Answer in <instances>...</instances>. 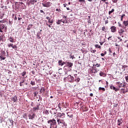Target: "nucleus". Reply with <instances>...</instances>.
Masks as SVG:
<instances>
[{"instance_id": "f257e3e1", "label": "nucleus", "mask_w": 128, "mask_h": 128, "mask_svg": "<svg viewBox=\"0 0 128 128\" xmlns=\"http://www.w3.org/2000/svg\"><path fill=\"white\" fill-rule=\"evenodd\" d=\"M56 120L58 124H62L64 126H67V124H66V122L64 119L60 118H56Z\"/></svg>"}, {"instance_id": "f03ea898", "label": "nucleus", "mask_w": 128, "mask_h": 128, "mask_svg": "<svg viewBox=\"0 0 128 128\" xmlns=\"http://www.w3.org/2000/svg\"><path fill=\"white\" fill-rule=\"evenodd\" d=\"M72 66H74V64L72 62H66V66L64 68H68V70L70 72L72 70Z\"/></svg>"}, {"instance_id": "7ed1b4c3", "label": "nucleus", "mask_w": 128, "mask_h": 128, "mask_svg": "<svg viewBox=\"0 0 128 128\" xmlns=\"http://www.w3.org/2000/svg\"><path fill=\"white\" fill-rule=\"evenodd\" d=\"M56 118H66V114L62 112H58L56 116Z\"/></svg>"}, {"instance_id": "20e7f679", "label": "nucleus", "mask_w": 128, "mask_h": 128, "mask_svg": "<svg viewBox=\"0 0 128 128\" xmlns=\"http://www.w3.org/2000/svg\"><path fill=\"white\" fill-rule=\"evenodd\" d=\"M5 55H6V52L2 51L0 53V60H4L6 58L4 56H5Z\"/></svg>"}, {"instance_id": "39448f33", "label": "nucleus", "mask_w": 128, "mask_h": 128, "mask_svg": "<svg viewBox=\"0 0 128 128\" xmlns=\"http://www.w3.org/2000/svg\"><path fill=\"white\" fill-rule=\"evenodd\" d=\"M38 0H29L28 2V6H34V4H36Z\"/></svg>"}, {"instance_id": "423d86ee", "label": "nucleus", "mask_w": 128, "mask_h": 128, "mask_svg": "<svg viewBox=\"0 0 128 128\" xmlns=\"http://www.w3.org/2000/svg\"><path fill=\"white\" fill-rule=\"evenodd\" d=\"M42 4L44 8H50V6H52V4L50 2H46V3H42Z\"/></svg>"}, {"instance_id": "0eeeda50", "label": "nucleus", "mask_w": 128, "mask_h": 128, "mask_svg": "<svg viewBox=\"0 0 128 128\" xmlns=\"http://www.w3.org/2000/svg\"><path fill=\"white\" fill-rule=\"evenodd\" d=\"M28 117L29 118V120H33L36 118V114L32 113L28 114Z\"/></svg>"}, {"instance_id": "6e6552de", "label": "nucleus", "mask_w": 128, "mask_h": 128, "mask_svg": "<svg viewBox=\"0 0 128 128\" xmlns=\"http://www.w3.org/2000/svg\"><path fill=\"white\" fill-rule=\"evenodd\" d=\"M4 28H6V24H0V32H4Z\"/></svg>"}, {"instance_id": "1a4fd4ad", "label": "nucleus", "mask_w": 128, "mask_h": 128, "mask_svg": "<svg viewBox=\"0 0 128 128\" xmlns=\"http://www.w3.org/2000/svg\"><path fill=\"white\" fill-rule=\"evenodd\" d=\"M110 30H111V32H116V27L115 26H112L110 28Z\"/></svg>"}, {"instance_id": "9d476101", "label": "nucleus", "mask_w": 128, "mask_h": 128, "mask_svg": "<svg viewBox=\"0 0 128 128\" xmlns=\"http://www.w3.org/2000/svg\"><path fill=\"white\" fill-rule=\"evenodd\" d=\"M116 84L118 85V88H124V84L120 83V82H116Z\"/></svg>"}, {"instance_id": "9b49d317", "label": "nucleus", "mask_w": 128, "mask_h": 128, "mask_svg": "<svg viewBox=\"0 0 128 128\" xmlns=\"http://www.w3.org/2000/svg\"><path fill=\"white\" fill-rule=\"evenodd\" d=\"M74 78L72 76L69 75L68 76V82H74Z\"/></svg>"}, {"instance_id": "f8f14e48", "label": "nucleus", "mask_w": 128, "mask_h": 128, "mask_svg": "<svg viewBox=\"0 0 128 128\" xmlns=\"http://www.w3.org/2000/svg\"><path fill=\"white\" fill-rule=\"evenodd\" d=\"M118 32L119 34V36H122V34L124 32V30L122 28H120V30L118 31Z\"/></svg>"}, {"instance_id": "ddd939ff", "label": "nucleus", "mask_w": 128, "mask_h": 128, "mask_svg": "<svg viewBox=\"0 0 128 128\" xmlns=\"http://www.w3.org/2000/svg\"><path fill=\"white\" fill-rule=\"evenodd\" d=\"M98 72V69L94 67L92 68V72H94V74H96Z\"/></svg>"}, {"instance_id": "4468645a", "label": "nucleus", "mask_w": 128, "mask_h": 128, "mask_svg": "<svg viewBox=\"0 0 128 128\" xmlns=\"http://www.w3.org/2000/svg\"><path fill=\"white\" fill-rule=\"evenodd\" d=\"M12 100L14 102H18V97L16 96L12 97Z\"/></svg>"}, {"instance_id": "2eb2a0df", "label": "nucleus", "mask_w": 128, "mask_h": 128, "mask_svg": "<svg viewBox=\"0 0 128 128\" xmlns=\"http://www.w3.org/2000/svg\"><path fill=\"white\" fill-rule=\"evenodd\" d=\"M102 30L104 32H108V28H106V26H104L102 28Z\"/></svg>"}, {"instance_id": "dca6fc26", "label": "nucleus", "mask_w": 128, "mask_h": 128, "mask_svg": "<svg viewBox=\"0 0 128 128\" xmlns=\"http://www.w3.org/2000/svg\"><path fill=\"white\" fill-rule=\"evenodd\" d=\"M100 76H103V78H105V76H106V74L103 72H100Z\"/></svg>"}, {"instance_id": "f3484780", "label": "nucleus", "mask_w": 128, "mask_h": 128, "mask_svg": "<svg viewBox=\"0 0 128 128\" xmlns=\"http://www.w3.org/2000/svg\"><path fill=\"white\" fill-rule=\"evenodd\" d=\"M40 110V106L38 105L36 106V107L33 108V110L34 112H36V110Z\"/></svg>"}, {"instance_id": "a211bd4d", "label": "nucleus", "mask_w": 128, "mask_h": 128, "mask_svg": "<svg viewBox=\"0 0 128 128\" xmlns=\"http://www.w3.org/2000/svg\"><path fill=\"white\" fill-rule=\"evenodd\" d=\"M122 124V119H120V120L118 119V126H120V124Z\"/></svg>"}, {"instance_id": "6ab92c4d", "label": "nucleus", "mask_w": 128, "mask_h": 128, "mask_svg": "<svg viewBox=\"0 0 128 128\" xmlns=\"http://www.w3.org/2000/svg\"><path fill=\"white\" fill-rule=\"evenodd\" d=\"M112 90H114V92H118V90H120V88H116L114 86L112 87Z\"/></svg>"}, {"instance_id": "aec40b11", "label": "nucleus", "mask_w": 128, "mask_h": 128, "mask_svg": "<svg viewBox=\"0 0 128 128\" xmlns=\"http://www.w3.org/2000/svg\"><path fill=\"white\" fill-rule=\"evenodd\" d=\"M9 40L10 42H14V39L12 36L9 38Z\"/></svg>"}, {"instance_id": "412c9836", "label": "nucleus", "mask_w": 128, "mask_h": 128, "mask_svg": "<svg viewBox=\"0 0 128 128\" xmlns=\"http://www.w3.org/2000/svg\"><path fill=\"white\" fill-rule=\"evenodd\" d=\"M32 26H33L32 24H29L28 26V28H27L28 30H30V28H32Z\"/></svg>"}, {"instance_id": "4be33fe9", "label": "nucleus", "mask_w": 128, "mask_h": 128, "mask_svg": "<svg viewBox=\"0 0 128 128\" xmlns=\"http://www.w3.org/2000/svg\"><path fill=\"white\" fill-rule=\"evenodd\" d=\"M128 68V66L124 65L122 66V70H123V72H126V68Z\"/></svg>"}, {"instance_id": "5701e85b", "label": "nucleus", "mask_w": 128, "mask_h": 128, "mask_svg": "<svg viewBox=\"0 0 128 128\" xmlns=\"http://www.w3.org/2000/svg\"><path fill=\"white\" fill-rule=\"evenodd\" d=\"M58 66H62V60H60L58 62Z\"/></svg>"}, {"instance_id": "b1692460", "label": "nucleus", "mask_w": 128, "mask_h": 128, "mask_svg": "<svg viewBox=\"0 0 128 128\" xmlns=\"http://www.w3.org/2000/svg\"><path fill=\"white\" fill-rule=\"evenodd\" d=\"M46 91V89H44V88H40V94H42V92H44Z\"/></svg>"}, {"instance_id": "393cba45", "label": "nucleus", "mask_w": 128, "mask_h": 128, "mask_svg": "<svg viewBox=\"0 0 128 128\" xmlns=\"http://www.w3.org/2000/svg\"><path fill=\"white\" fill-rule=\"evenodd\" d=\"M123 24H124V25L125 26H128V21L124 20L123 22Z\"/></svg>"}, {"instance_id": "a878e982", "label": "nucleus", "mask_w": 128, "mask_h": 128, "mask_svg": "<svg viewBox=\"0 0 128 128\" xmlns=\"http://www.w3.org/2000/svg\"><path fill=\"white\" fill-rule=\"evenodd\" d=\"M121 92H122V93L123 94H126V92H128V90H125L124 89H121Z\"/></svg>"}, {"instance_id": "bb28decb", "label": "nucleus", "mask_w": 128, "mask_h": 128, "mask_svg": "<svg viewBox=\"0 0 128 128\" xmlns=\"http://www.w3.org/2000/svg\"><path fill=\"white\" fill-rule=\"evenodd\" d=\"M70 114V112H67V114H68V116L69 118H72L73 116H74V115L72 114Z\"/></svg>"}, {"instance_id": "cd10ccee", "label": "nucleus", "mask_w": 128, "mask_h": 128, "mask_svg": "<svg viewBox=\"0 0 128 128\" xmlns=\"http://www.w3.org/2000/svg\"><path fill=\"white\" fill-rule=\"evenodd\" d=\"M26 71L23 72L21 74V75H22V76H26Z\"/></svg>"}, {"instance_id": "c85d7f7f", "label": "nucleus", "mask_w": 128, "mask_h": 128, "mask_svg": "<svg viewBox=\"0 0 128 128\" xmlns=\"http://www.w3.org/2000/svg\"><path fill=\"white\" fill-rule=\"evenodd\" d=\"M62 108H66V104H64V102L62 103Z\"/></svg>"}, {"instance_id": "c756f323", "label": "nucleus", "mask_w": 128, "mask_h": 128, "mask_svg": "<svg viewBox=\"0 0 128 128\" xmlns=\"http://www.w3.org/2000/svg\"><path fill=\"white\" fill-rule=\"evenodd\" d=\"M114 12V9H112L111 11H109L108 12V14L110 15L112 14V12Z\"/></svg>"}, {"instance_id": "7c9ffc66", "label": "nucleus", "mask_w": 128, "mask_h": 128, "mask_svg": "<svg viewBox=\"0 0 128 128\" xmlns=\"http://www.w3.org/2000/svg\"><path fill=\"white\" fill-rule=\"evenodd\" d=\"M98 90H103V92H105L106 91V89L104 88H101V87H100L98 88Z\"/></svg>"}, {"instance_id": "2f4dec72", "label": "nucleus", "mask_w": 128, "mask_h": 128, "mask_svg": "<svg viewBox=\"0 0 128 128\" xmlns=\"http://www.w3.org/2000/svg\"><path fill=\"white\" fill-rule=\"evenodd\" d=\"M48 22L51 24H54V20L50 19V20L48 21Z\"/></svg>"}, {"instance_id": "473e14b6", "label": "nucleus", "mask_w": 128, "mask_h": 128, "mask_svg": "<svg viewBox=\"0 0 128 128\" xmlns=\"http://www.w3.org/2000/svg\"><path fill=\"white\" fill-rule=\"evenodd\" d=\"M30 84H32V86H36V82L34 81L31 80Z\"/></svg>"}, {"instance_id": "72a5a7b5", "label": "nucleus", "mask_w": 128, "mask_h": 128, "mask_svg": "<svg viewBox=\"0 0 128 128\" xmlns=\"http://www.w3.org/2000/svg\"><path fill=\"white\" fill-rule=\"evenodd\" d=\"M62 22V20H58L56 24H60Z\"/></svg>"}, {"instance_id": "f704fd0d", "label": "nucleus", "mask_w": 128, "mask_h": 128, "mask_svg": "<svg viewBox=\"0 0 128 128\" xmlns=\"http://www.w3.org/2000/svg\"><path fill=\"white\" fill-rule=\"evenodd\" d=\"M70 58H72V60H74V58H76L74 57V56L72 55V54L70 55Z\"/></svg>"}, {"instance_id": "c9c22d12", "label": "nucleus", "mask_w": 128, "mask_h": 128, "mask_svg": "<svg viewBox=\"0 0 128 128\" xmlns=\"http://www.w3.org/2000/svg\"><path fill=\"white\" fill-rule=\"evenodd\" d=\"M95 48H102V46H100L98 44L95 45Z\"/></svg>"}, {"instance_id": "e433bc0d", "label": "nucleus", "mask_w": 128, "mask_h": 128, "mask_svg": "<svg viewBox=\"0 0 128 128\" xmlns=\"http://www.w3.org/2000/svg\"><path fill=\"white\" fill-rule=\"evenodd\" d=\"M13 46H14V44H8V48H12Z\"/></svg>"}, {"instance_id": "4c0bfd02", "label": "nucleus", "mask_w": 128, "mask_h": 128, "mask_svg": "<svg viewBox=\"0 0 128 128\" xmlns=\"http://www.w3.org/2000/svg\"><path fill=\"white\" fill-rule=\"evenodd\" d=\"M94 66L97 68H100V64H94L93 66Z\"/></svg>"}, {"instance_id": "58836bf2", "label": "nucleus", "mask_w": 128, "mask_h": 128, "mask_svg": "<svg viewBox=\"0 0 128 128\" xmlns=\"http://www.w3.org/2000/svg\"><path fill=\"white\" fill-rule=\"evenodd\" d=\"M90 52H92L93 54H94V52H96V50H94L92 49V48L91 50H90Z\"/></svg>"}, {"instance_id": "ea45409f", "label": "nucleus", "mask_w": 128, "mask_h": 128, "mask_svg": "<svg viewBox=\"0 0 128 128\" xmlns=\"http://www.w3.org/2000/svg\"><path fill=\"white\" fill-rule=\"evenodd\" d=\"M76 82H78L80 80V78H77L76 79Z\"/></svg>"}, {"instance_id": "a19ab883", "label": "nucleus", "mask_w": 128, "mask_h": 128, "mask_svg": "<svg viewBox=\"0 0 128 128\" xmlns=\"http://www.w3.org/2000/svg\"><path fill=\"white\" fill-rule=\"evenodd\" d=\"M2 38H4V36H0V42H4Z\"/></svg>"}, {"instance_id": "79ce46f5", "label": "nucleus", "mask_w": 128, "mask_h": 128, "mask_svg": "<svg viewBox=\"0 0 128 128\" xmlns=\"http://www.w3.org/2000/svg\"><path fill=\"white\" fill-rule=\"evenodd\" d=\"M22 20V18L20 16V15H19L18 16V20Z\"/></svg>"}, {"instance_id": "37998d69", "label": "nucleus", "mask_w": 128, "mask_h": 128, "mask_svg": "<svg viewBox=\"0 0 128 128\" xmlns=\"http://www.w3.org/2000/svg\"><path fill=\"white\" fill-rule=\"evenodd\" d=\"M80 2H82V4H85L86 1L84 0H79Z\"/></svg>"}, {"instance_id": "c03bdc74", "label": "nucleus", "mask_w": 128, "mask_h": 128, "mask_svg": "<svg viewBox=\"0 0 128 128\" xmlns=\"http://www.w3.org/2000/svg\"><path fill=\"white\" fill-rule=\"evenodd\" d=\"M126 16L125 14H123V15H122V16H121L120 20H121L122 22V20H123V18H124V16Z\"/></svg>"}, {"instance_id": "a18cd8bd", "label": "nucleus", "mask_w": 128, "mask_h": 128, "mask_svg": "<svg viewBox=\"0 0 128 128\" xmlns=\"http://www.w3.org/2000/svg\"><path fill=\"white\" fill-rule=\"evenodd\" d=\"M38 94V92H36L34 93V96H36Z\"/></svg>"}, {"instance_id": "49530a36", "label": "nucleus", "mask_w": 128, "mask_h": 128, "mask_svg": "<svg viewBox=\"0 0 128 128\" xmlns=\"http://www.w3.org/2000/svg\"><path fill=\"white\" fill-rule=\"evenodd\" d=\"M112 36H110L108 38V40H112Z\"/></svg>"}, {"instance_id": "de8ad7c7", "label": "nucleus", "mask_w": 128, "mask_h": 128, "mask_svg": "<svg viewBox=\"0 0 128 128\" xmlns=\"http://www.w3.org/2000/svg\"><path fill=\"white\" fill-rule=\"evenodd\" d=\"M125 78L126 80V82H128V76L125 77Z\"/></svg>"}, {"instance_id": "09e8293b", "label": "nucleus", "mask_w": 128, "mask_h": 128, "mask_svg": "<svg viewBox=\"0 0 128 128\" xmlns=\"http://www.w3.org/2000/svg\"><path fill=\"white\" fill-rule=\"evenodd\" d=\"M10 122L11 124H14V120H10Z\"/></svg>"}, {"instance_id": "8fccbe9b", "label": "nucleus", "mask_w": 128, "mask_h": 128, "mask_svg": "<svg viewBox=\"0 0 128 128\" xmlns=\"http://www.w3.org/2000/svg\"><path fill=\"white\" fill-rule=\"evenodd\" d=\"M104 22H105V24H108V20H106Z\"/></svg>"}, {"instance_id": "3c124183", "label": "nucleus", "mask_w": 128, "mask_h": 128, "mask_svg": "<svg viewBox=\"0 0 128 128\" xmlns=\"http://www.w3.org/2000/svg\"><path fill=\"white\" fill-rule=\"evenodd\" d=\"M12 48H16V45H13L12 46Z\"/></svg>"}, {"instance_id": "603ef678", "label": "nucleus", "mask_w": 128, "mask_h": 128, "mask_svg": "<svg viewBox=\"0 0 128 128\" xmlns=\"http://www.w3.org/2000/svg\"><path fill=\"white\" fill-rule=\"evenodd\" d=\"M8 24H12V21H10V20H9Z\"/></svg>"}, {"instance_id": "864d4df0", "label": "nucleus", "mask_w": 128, "mask_h": 128, "mask_svg": "<svg viewBox=\"0 0 128 128\" xmlns=\"http://www.w3.org/2000/svg\"><path fill=\"white\" fill-rule=\"evenodd\" d=\"M46 20H50L51 18L49 16H47V17H46Z\"/></svg>"}, {"instance_id": "5fc2aeb1", "label": "nucleus", "mask_w": 128, "mask_h": 128, "mask_svg": "<svg viewBox=\"0 0 128 128\" xmlns=\"http://www.w3.org/2000/svg\"><path fill=\"white\" fill-rule=\"evenodd\" d=\"M4 20H0V24H4Z\"/></svg>"}, {"instance_id": "6e6d98bb", "label": "nucleus", "mask_w": 128, "mask_h": 128, "mask_svg": "<svg viewBox=\"0 0 128 128\" xmlns=\"http://www.w3.org/2000/svg\"><path fill=\"white\" fill-rule=\"evenodd\" d=\"M112 2H118V0H112Z\"/></svg>"}, {"instance_id": "4d7b16f0", "label": "nucleus", "mask_w": 128, "mask_h": 128, "mask_svg": "<svg viewBox=\"0 0 128 128\" xmlns=\"http://www.w3.org/2000/svg\"><path fill=\"white\" fill-rule=\"evenodd\" d=\"M58 108H60V103H59V104H58Z\"/></svg>"}, {"instance_id": "13d9d810", "label": "nucleus", "mask_w": 128, "mask_h": 128, "mask_svg": "<svg viewBox=\"0 0 128 128\" xmlns=\"http://www.w3.org/2000/svg\"><path fill=\"white\" fill-rule=\"evenodd\" d=\"M88 24H92V21L90 20H89L88 22Z\"/></svg>"}, {"instance_id": "bf43d9fd", "label": "nucleus", "mask_w": 128, "mask_h": 128, "mask_svg": "<svg viewBox=\"0 0 128 128\" xmlns=\"http://www.w3.org/2000/svg\"><path fill=\"white\" fill-rule=\"evenodd\" d=\"M109 52L110 54L112 53V50H110V48H109Z\"/></svg>"}, {"instance_id": "052dcab7", "label": "nucleus", "mask_w": 128, "mask_h": 128, "mask_svg": "<svg viewBox=\"0 0 128 128\" xmlns=\"http://www.w3.org/2000/svg\"><path fill=\"white\" fill-rule=\"evenodd\" d=\"M56 12H60V9L56 8Z\"/></svg>"}, {"instance_id": "680f3d73", "label": "nucleus", "mask_w": 128, "mask_h": 128, "mask_svg": "<svg viewBox=\"0 0 128 128\" xmlns=\"http://www.w3.org/2000/svg\"><path fill=\"white\" fill-rule=\"evenodd\" d=\"M62 66H64V64H66V62L62 61Z\"/></svg>"}, {"instance_id": "e2e57ef3", "label": "nucleus", "mask_w": 128, "mask_h": 128, "mask_svg": "<svg viewBox=\"0 0 128 128\" xmlns=\"http://www.w3.org/2000/svg\"><path fill=\"white\" fill-rule=\"evenodd\" d=\"M114 86L111 85V86H110V90H112V87H114Z\"/></svg>"}, {"instance_id": "0e129e2a", "label": "nucleus", "mask_w": 128, "mask_h": 128, "mask_svg": "<svg viewBox=\"0 0 128 128\" xmlns=\"http://www.w3.org/2000/svg\"><path fill=\"white\" fill-rule=\"evenodd\" d=\"M100 56H104V53H102V54H100Z\"/></svg>"}, {"instance_id": "69168bd1", "label": "nucleus", "mask_w": 128, "mask_h": 128, "mask_svg": "<svg viewBox=\"0 0 128 128\" xmlns=\"http://www.w3.org/2000/svg\"><path fill=\"white\" fill-rule=\"evenodd\" d=\"M32 73L33 74H36V72H34V70L32 71Z\"/></svg>"}, {"instance_id": "338daca9", "label": "nucleus", "mask_w": 128, "mask_h": 128, "mask_svg": "<svg viewBox=\"0 0 128 128\" xmlns=\"http://www.w3.org/2000/svg\"><path fill=\"white\" fill-rule=\"evenodd\" d=\"M90 96H94V94L92 93L90 94Z\"/></svg>"}, {"instance_id": "774afa93", "label": "nucleus", "mask_w": 128, "mask_h": 128, "mask_svg": "<svg viewBox=\"0 0 128 128\" xmlns=\"http://www.w3.org/2000/svg\"><path fill=\"white\" fill-rule=\"evenodd\" d=\"M22 82V84H24V80H22V82Z\"/></svg>"}]
</instances>
